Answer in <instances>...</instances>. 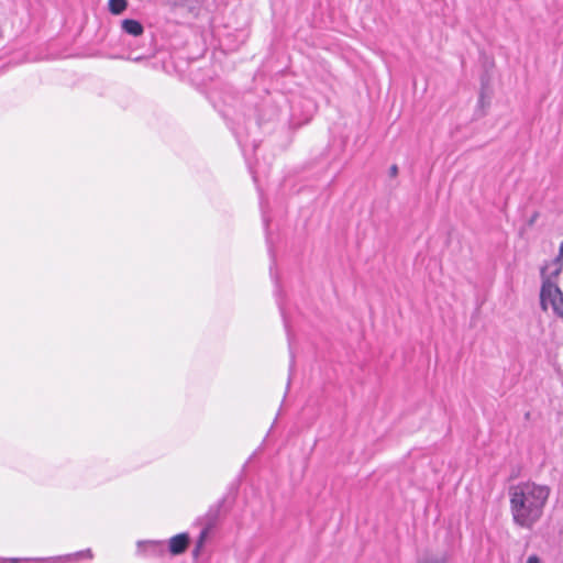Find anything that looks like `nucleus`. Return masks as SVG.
Returning <instances> with one entry per match:
<instances>
[{"mask_svg": "<svg viewBox=\"0 0 563 563\" xmlns=\"http://www.w3.org/2000/svg\"><path fill=\"white\" fill-rule=\"evenodd\" d=\"M27 559H4L1 563H22V562H29Z\"/></svg>", "mask_w": 563, "mask_h": 563, "instance_id": "nucleus-10", "label": "nucleus"}, {"mask_svg": "<svg viewBox=\"0 0 563 563\" xmlns=\"http://www.w3.org/2000/svg\"><path fill=\"white\" fill-rule=\"evenodd\" d=\"M47 561H48V560H43V559H41V560H34V562H36V563H46Z\"/></svg>", "mask_w": 563, "mask_h": 563, "instance_id": "nucleus-13", "label": "nucleus"}, {"mask_svg": "<svg viewBox=\"0 0 563 563\" xmlns=\"http://www.w3.org/2000/svg\"><path fill=\"white\" fill-rule=\"evenodd\" d=\"M128 7L126 0H109V11L112 14H121Z\"/></svg>", "mask_w": 563, "mask_h": 563, "instance_id": "nucleus-5", "label": "nucleus"}, {"mask_svg": "<svg viewBox=\"0 0 563 563\" xmlns=\"http://www.w3.org/2000/svg\"><path fill=\"white\" fill-rule=\"evenodd\" d=\"M145 544L151 548H157V554L162 553L165 550L164 543L159 541H148Z\"/></svg>", "mask_w": 563, "mask_h": 563, "instance_id": "nucleus-8", "label": "nucleus"}, {"mask_svg": "<svg viewBox=\"0 0 563 563\" xmlns=\"http://www.w3.org/2000/svg\"><path fill=\"white\" fill-rule=\"evenodd\" d=\"M71 556H75V558H88V559H91L92 558V553L90 550H86V551H80V552H77L75 553L74 555H68L66 556L67 559H70Z\"/></svg>", "mask_w": 563, "mask_h": 563, "instance_id": "nucleus-9", "label": "nucleus"}, {"mask_svg": "<svg viewBox=\"0 0 563 563\" xmlns=\"http://www.w3.org/2000/svg\"><path fill=\"white\" fill-rule=\"evenodd\" d=\"M540 301L543 310L552 308L554 312L563 317V294L560 288L549 279L542 284Z\"/></svg>", "mask_w": 563, "mask_h": 563, "instance_id": "nucleus-2", "label": "nucleus"}, {"mask_svg": "<svg viewBox=\"0 0 563 563\" xmlns=\"http://www.w3.org/2000/svg\"><path fill=\"white\" fill-rule=\"evenodd\" d=\"M550 489L533 482L519 483L509 490V503L515 523L531 528L542 516Z\"/></svg>", "mask_w": 563, "mask_h": 563, "instance_id": "nucleus-1", "label": "nucleus"}, {"mask_svg": "<svg viewBox=\"0 0 563 563\" xmlns=\"http://www.w3.org/2000/svg\"><path fill=\"white\" fill-rule=\"evenodd\" d=\"M189 543V537L187 533H179L169 539L168 550L172 554L177 555L183 553Z\"/></svg>", "mask_w": 563, "mask_h": 563, "instance_id": "nucleus-3", "label": "nucleus"}, {"mask_svg": "<svg viewBox=\"0 0 563 563\" xmlns=\"http://www.w3.org/2000/svg\"><path fill=\"white\" fill-rule=\"evenodd\" d=\"M389 174L391 177H396L398 175V167L397 165H391L390 168H389Z\"/></svg>", "mask_w": 563, "mask_h": 563, "instance_id": "nucleus-11", "label": "nucleus"}, {"mask_svg": "<svg viewBox=\"0 0 563 563\" xmlns=\"http://www.w3.org/2000/svg\"><path fill=\"white\" fill-rule=\"evenodd\" d=\"M122 30L133 36H140L144 31L142 24L132 19H125L122 21Z\"/></svg>", "mask_w": 563, "mask_h": 563, "instance_id": "nucleus-4", "label": "nucleus"}, {"mask_svg": "<svg viewBox=\"0 0 563 563\" xmlns=\"http://www.w3.org/2000/svg\"><path fill=\"white\" fill-rule=\"evenodd\" d=\"M560 255L563 256V243L560 246Z\"/></svg>", "mask_w": 563, "mask_h": 563, "instance_id": "nucleus-14", "label": "nucleus"}, {"mask_svg": "<svg viewBox=\"0 0 563 563\" xmlns=\"http://www.w3.org/2000/svg\"><path fill=\"white\" fill-rule=\"evenodd\" d=\"M527 563H541V561L537 555H530L527 560Z\"/></svg>", "mask_w": 563, "mask_h": 563, "instance_id": "nucleus-12", "label": "nucleus"}, {"mask_svg": "<svg viewBox=\"0 0 563 563\" xmlns=\"http://www.w3.org/2000/svg\"><path fill=\"white\" fill-rule=\"evenodd\" d=\"M209 531H210V525H209V523H207V525L203 527L202 531H201L200 540H199V542H198V547H197V549H196V551H195L196 553L198 552V550H199V548H200V545H201L202 541L207 538V536H208V532H209Z\"/></svg>", "mask_w": 563, "mask_h": 563, "instance_id": "nucleus-7", "label": "nucleus"}, {"mask_svg": "<svg viewBox=\"0 0 563 563\" xmlns=\"http://www.w3.org/2000/svg\"><path fill=\"white\" fill-rule=\"evenodd\" d=\"M417 563H448L444 556L426 555L417 561Z\"/></svg>", "mask_w": 563, "mask_h": 563, "instance_id": "nucleus-6", "label": "nucleus"}]
</instances>
